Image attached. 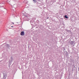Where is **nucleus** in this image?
Segmentation results:
<instances>
[{
  "instance_id": "nucleus-12",
  "label": "nucleus",
  "mask_w": 79,
  "mask_h": 79,
  "mask_svg": "<svg viewBox=\"0 0 79 79\" xmlns=\"http://www.w3.org/2000/svg\"><path fill=\"white\" fill-rule=\"evenodd\" d=\"M5 10H6V9H5Z\"/></svg>"
},
{
  "instance_id": "nucleus-9",
  "label": "nucleus",
  "mask_w": 79,
  "mask_h": 79,
  "mask_svg": "<svg viewBox=\"0 0 79 79\" xmlns=\"http://www.w3.org/2000/svg\"><path fill=\"white\" fill-rule=\"evenodd\" d=\"M8 3H9L10 4V1H9V2H8Z\"/></svg>"
},
{
  "instance_id": "nucleus-5",
  "label": "nucleus",
  "mask_w": 79,
  "mask_h": 79,
  "mask_svg": "<svg viewBox=\"0 0 79 79\" xmlns=\"http://www.w3.org/2000/svg\"><path fill=\"white\" fill-rule=\"evenodd\" d=\"M3 5H5V3H1V4H0V6H3Z\"/></svg>"
},
{
  "instance_id": "nucleus-1",
  "label": "nucleus",
  "mask_w": 79,
  "mask_h": 79,
  "mask_svg": "<svg viewBox=\"0 0 79 79\" xmlns=\"http://www.w3.org/2000/svg\"><path fill=\"white\" fill-rule=\"evenodd\" d=\"M15 2H16V1H14L12 4H10V5H11L12 6H14V5L15 4H16V3H15Z\"/></svg>"
},
{
  "instance_id": "nucleus-3",
  "label": "nucleus",
  "mask_w": 79,
  "mask_h": 79,
  "mask_svg": "<svg viewBox=\"0 0 79 79\" xmlns=\"http://www.w3.org/2000/svg\"><path fill=\"white\" fill-rule=\"evenodd\" d=\"M7 76V75H6V74H4L3 78H2V79H6V77Z\"/></svg>"
},
{
  "instance_id": "nucleus-2",
  "label": "nucleus",
  "mask_w": 79,
  "mask_h": 79,
  "mask_svg": "<svg viewBox=\"0 0 79 79\" xmlns=\"http://www.w3.org/2000/svg\"><path fill=\"white\" fill-rule=\"evenodd\" d=\"M70 44H71L72 45L74 46V42L73 41H71Z\"/></svg>"
},
{
  "instance_id": "nucleus-6",
  "label": "nucleus",
  "mask_w": 79,
  "mask_h": 79,
  "mask_svg": "<svg viewBox=\"0 0 79 79\" xmlns=\"http://www.w3.org/2000/svg\"><path fill=\"white\" fill-rule=\"evenodd\" d=\"M64 18H68V16L67 15H65L64 16Z\"/></svg>"
},
{
  "instance_id": "nucleus-10",
  "label": "nucleus",
  "mask_w": 79,
  "mask_h": 79,
  "mask_svg": "<svg viewBox=\"0 0 79 79\" xmlns=\"http://www.w3.org/2000/svg\"><path fill=\"white\" fill-rule=\"evenodd\" d=\"M11 27H13V26H12Z\"/></svg>"
},
{
  "instance_id": "nucleus-7",
  "label": "nucleus",
  "mask_w": 79,
  "mask_h": 79,
  "mask_svg": "<svg viewBox=\"0 0 79 79\" xmlns=\"http://www.w3.org/2000/svg\"><path fill=\"white\" fill-rule=\"evenodd\" d=\"M6 47H9L8 46H9V45L8 44H6Z\"/></svg>"
},
{
  "instance_id": "nucleus-11",
  "label": "nucleus",
  "mask_w": 79,
  "mask_h": 79,
  "mask_svg": "<svg viewBox=\"0 0 79 79\" xmlns=\"http://www.w3.org/2000/svg\"><path fill=\"white\" fill-rule=\"evenodd\" d=\"M13 23V24H14V23Z\"/></svg>"
},
{
  "instance_id": "nucleus-8",
  "label": "nucleus",
  "mask_w": 79,
  "mask_h": 79,
  "mask_svg": "<svg viewBox=\"0 0 79 79\" xmlns=\"http://www.w3.org/2000/svg\"><path fill=\"white\" fill-rule=\"evenodd\" d=\"M33 2H34L35 3H36V0H33Z\"/></svg>"
},
{
  "instance_id": "nucleus-4",
  "label": "nucleus",
  "mask_w": 79,
  "mask_h": 79,
  "mask_svg": "<svg viewBox=\"0 0 79 79\" xmlns=\"http://www.w3.org/2000/svg\"><path fill=\"white\" fill-rule=\"evenodd\" d=\"M20 35H24V32L23 31H22L21 32Z\"/></svg>"
}]
</instances>
